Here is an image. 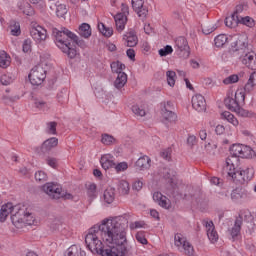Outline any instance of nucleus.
Here are the masks:
<instances>
[{"mask_svg":"<svg viewBox=\"0 0 256 256\" xmlns=\"http://www.w3.org/2000/svg\"><path fill=\"white\" fill-rule=\"evenodd\" d=\"M167 83L170 87H175V77H177V73L173 70H168L166 72Z\"/></svg>","mask_w":256,"mask_h":256,"instance_id":"obj_38","label":"nucleus"},{"mask_svg":"<svg viewBox=\"0 0 256 256\" xmlns=\"http://www.w3.org/2000/svg\"><path fill=\"white\" fill-rule=\"evenodd\" d=\"M153 201L157 203L163 209H170L171 208V200L167 198V196L163 195L161 192H154L153 194Z\"/></svg>","mask_w":256,"mask_h":256,"instance_id":"obj_15","label":"nucleus"},{"mask_svg":"<svg viewBox=\"0 0 256 256\" xmlns=\"http://www.w3.org/2000/svg\"><path fill=\"white\" fill-rule=\"evenodd\" d=\"M242 226H243V216L239 215L238 217H236L234 226L230 230V235L233 241H235L237 237H239V235L241 234Z\"/></svg>","mask_w":256,"mask_h":256,"instance_id":"obj_17","label":"nucleus"},{"mask_svg":"<svg viewBox=\"0 0 256 256\" xmlns=\"http://www.w3.org/2000/svg\"><path fill=\"white\" fill-rule=\"evenodd\" d=\"M79 35L84 37V39H89V37H91V26L87 23L81 24L79 27Z\"/></svg>","mask_w":256,"mask_h":256,"instance_id":"obj_30","label":"nucleus"},{"mask_svg":"<svg viewBox=\"0 0 256 256\" xmlns=\"http://www.w3.org/2000/svg\"><path fill=\"white\" fill-rule=\"evenodd\" d=\"M67 5L65 4H56V15L60 18H65V15H67Z\"/></svg>","mask_w":256,"mask_h":256,"instance_id":"obj_37","label":"nucleus"},{"mask_svg":"<svg viewBox=\"0 0 256 256\" xmlns=\"http://www.w3.org/2000/svg\"><path fill=\"white\" fill-rule=\"evenodd\" d=\"M239 81V76L237 74L230 75L223 80L224 85H231L233 83H237Z\"/></svg>","mask_w":256,"mask_h":256,"instance_id":"obj_47","label":"nucleus"},{"mask_svg":"<svg viewBox=\"0 0 256 256\" xmlns=\"http://www.w3.org/2000/svg\"><path fill=\"white\" fill-rule=\"evenodd\" d=\"M30 35L36 43H41L47 39V30L41 26L31 28Z\"/></svg>","mask_w":256,"mask_h":256,"instance_id":"obj_12","label":"nucleus"},{"mask_svg":"<svg viewBox=\"0 0 256 256\" xmlns=\"http://www.w3.org/2000/svg\"><path fill=\"white\" fill-rule=\"evenodd\" d=\"M188 241L183 237V234L181 233H176L174 236V245L176 247H181V245H185Z\"/></svg>","mask_w":256,"mask_h":256,"instance_id":"obj_39","label":"nucleus"},{"mask_svg":"<svg viewBox=\"0 0 256 256\" xmlns=\"http://www.w3.org/2000/svg\"><path fill=\"white\" fill-rule=\"evenodd\" d=\"M46 77L47 71H45V68L41 65L35 66L28 75L31 85L37 86L41 85L45 81Z\"/></svg>","mask_w":256,"mask_h":256,"instance_id":"obj_6","label":"nucleus"},{"mask_svg":"<svg viewBox=\"0 0 256 256\" xmlns=\"http://www.w3.org/2000/svg\"><path fill=\"white\" fill-rule=\"evenodd\" d=\"M127 218H106L98 226L89 229L85 237L87 249L94 255L126 256L130 247L127 240Z\"/></svg>","mask_w":256,"mask_h":256,"instance_id":"obj_1","label":"nucleus"},{"mask_svg":"<svg viewBox=\"0 0 256 256\" xmlns=\"http://www.w3.org/2000/svg\"><path fill=\"white\" fill-rule=\"evenodd\" d=\"M64 256H87V253L77 245H72L67 250V255Z\"/></svg>","mask_w":256,"mask_h":256,"instance_id":"obj_25","label":"nucleus"},{"mask_svg":"<svg viewBox=\"0 0 256 256\" xmlns=\"http://www.w3.org/2000/svg\"><path fill=\"white\" fill-rule=\"evenodd\" d=\"M162 117L164 121H169V123H173V121H177V114L173 112V102L168 101L167 103H162Z\"/></svg>","mask_w":256,"mask_h":256,"instance_id":"obj_9","label":"nucleus"},{"mask_svg":"<svg viewBox=\"0 0 256 256\" xmlns=\"http://www.w3.org/2000/svg\"><path fill=\"white\" fill-rule=\"evenodd\" d=\"M127 84V74L125 72H119V74L116 77V80L114 81V87L116 89H123L125 85Z\"/></svg>","mask_w":256,"mask_h":256,"instance_id":"obj_23","label":"nucleus"},{"mask_svg":"<svg viewBox=\"0 0 256 256\" xmlns=\"http://www.w3.org/2000/svg\"><path fill=\"white\" fill-rule=\"evenodd\" d=\"M35 179L36 181H39V183L47 181V173L43 171H38L35 173Z\"/></svg>","mask_w":256,"mask_h":256,"instance_id":"obj_54","label":"nucleus"},{"mask_svg":"<svg viewBox=\"0 0 256 256\" xmlns=\"http://www.w3.org/2000/svg\"><path fill=\"white\" fill-rule=\"evenodd\" d=\"M101 141H102L103 145H113V143H115V141H117V140L115 139V137H113L109 134H103Z\"/></svg>","mask_w":256,"mask_h":256,"instance_id":"obj_42","label":"nucleus"},{"mask_svg":"<svg viewBox=\"0 0 256 256\" xmlns=\"http://www.w3.org/2000/svg\"><path fill=\"white\" fill-rule=\"evenodd\" d=\"M204 225L207 229V237L211 243H217L219 241V234L215 231V224L213 221H204Z\"/></svg>","mask_w":256,"mask_h":256,"instance_id":"obj_16","label":"nucleus"},{"mask_svg":"<svg viewBox=\"0 0 256 256\" xmlns=\"http://www.w3.org/2000/svg\"><path fill=\"white\" fill-rule=\"evenodd\" d=\"M59 145V139L52 137L45 140L40 148V155H47L51 149H55Z\"/></svg>","mask_w":256,"mask_h":256,"instance_id":"obj_14","label":"nucleus"},{"mask_svg":"<svg viewBox=\"0 0 256 256\" xmlns=\"http://www.w3.org/2000/svg\"><path fill=\"white\" fill-rule=\"evenodd\" d=\"M103 197H104L105 203H108V205H111V203L115 201V189L107 188L104 191Z\"/></svg>","mask_w":256,"mask_h":256,"instance_id":"obj_28","label":"nucleus"},{"mask_svg":"<svg viewBox=\"0 0 256 256\" xmlns=\"http://www.w3.org/2000/svg\"><path fill=\"white\" fill-rule=\"evenodd\" d=\"M11 221L13 225L16 223H27V225H32L33 216L31 213L27 212V208L21 204L15 205L12 209Z\"/></svg>","mask_w":256,"mask_h":256,"instance_id":"obj_4","label":"nucleus"},{"mask_svg":"<svg viewBox=\"0 0 256 256\" xmlns=\"http://www.w3.org/2000/svg\"><path fill=\"white\" fill-rule=\"evenodd\" d=\"M132 9H134L135 13L142 21L147 19V15H149V8L145 5L144 0H132Z\"/></svg>","mask_w":256,"mask_h":256,"instance_id":"obj_7","label":"nucleus"},{"mask_svg":"<svg viewBox=\"0 0 256 256\" xmlns=\"http://www.w3.org/2000/svg\"><path fill=\"white\" fill-rule=\"evenodd\" d=\"M160 57H167V55H171L173 53V47L171 45H166L164 48L158 51Z\"/></svg>","mask_w":256,"mask_h":256,"instance_id":"obj_44","label":"nucleus"},{"mask_svg":"<svg viewBox=\"0 0 256 256\" xmlns=\"http://www.w3.org/2000/svg\"><path fill=\"white\" fill-rule=\"evenodd\" d=\"M243 153V145L234 144L230 147V155L227 159H231L233 163H237L239 161V157H241Z\"/></svg>","mask_w":256,"mask_h":256,"instance_id":"obj_18","label":"nucleus"},{"mask_svg":"<svg viewBox=\"0 0 256 256\" xmlns=\"http://www.w3.org/2000/svg\"><path fill=\"white\" fill-rule=\"evenodd\" d=\"M117 173H121V171H127L129 169V165L127 162H120L117 165L114 166Z\"/></svg>","mask_w":256,"mask_h":256,"instance_id":"obj_51","label":"nucleus"},{"mask_svg":"<svg viewBox=\"0 0 256 256\" xmlns=\"http://www.w3.org/2000/svg\"><path fill=\"white\" fill-rule=\"evenodd\" d=\"M114 21L116 24V31H118V33L123 32L125 30V25H127V16L116 14L114 16Z\"/></svg>","mask_w":256,"mask_h":256,"instance_id":"obj_22","label":"nucleus"},{"mask_svg":"<svg viewBox=\"0 0 256 256\" xmlns=\"http://www.w3.org/2000/svg\"><path fill=\"white\" fill-rule=\"evenodd\" d=\"M47 127L50 135H57V122H49L47 123Z\"/></svg>","mask_w":256,"mask_h":256,"instance_id":"obj_53","label":"nucleus"},{"mask_svg":"<svg viewBox=\"0 0 256 256\" xmlns=\"http://www.w3.org/2000/svg\"><path fill=\"white\" fill-rule=\"evenodd\" d=\"M234 113H237L240 117H251V112L241 108V105L238 106V109L234 110Z\"/></svg>","mask_w":256,"mask_h":256,"instance_id":"obj_52","label":"nucleus"},{"mask_svg":"<svg viewBox=\"0 0 256 256\" xmlns=\"http://www.w3.org/2000/svg\"><path fill=\"white\" fill-rule=\"evenodd\" d=\"M160 155L162 159L169 161V159H171V148H167L166 150L162 151Z\"/></svg>","mask_w":256,"mask_h":256,"instance_id":"obj_58","label":"nucleus"},{"mask_svg":"<svg viewBox=\"0 0 256 256\" xmlns=\"http://www.w3.org/2000/svg\"><path fill=\"white\" fill-rule=\"evenodd\" d=\"M253 87H255L254 83L250 79H248V82L244 86V91L246 93H251Z\"/></svg>","mask_w":256,"mask_h":256,"instance_id":"obj_60","label":"nucleus"},{"mask_svg":"<svg viewBox=\"0 0 256 256\" xmlns=\"http://www.w3.org/2000/svg\"><path fill=\"white\" fill-rule=\"evenodd\" d=\"M229 38L225 34H219L218 36L215 37L214 39V45L215 47L221 48L227 43V40Z\"/></svg>","mask_w":256,"mask_h":256,"instance_id":"obj_34","label":"nucleus"},{"mask_svg":"<svg viewBox=\"0 0 256 256\" xmlns=\"http://www.w3.org/2000/svg\"><path fill=\"white\" fill-rule=\"evenodd\" d=\"M0 82L2 85H11V83H13V78H11L9 75H2L1 78H0Z\"/></svg>","mask_w":256,"mask_h":256,"instance_id":"obj_55","label":"nucleus"},{"mask_svg":"<svg viewBox=\"0 0 256 256\" xmlns=\"http://www.w3.org/2000/svg\"><path fill=\"white\" fill-rule=\"evenodd\" d=\"M98 31H100L104 37H111L113 35V28L106 27L103 23H98Z\"/></svg>","mask_w":256,"mask_h":256,"instance_id":"obj_35","label":"nucleus"},{"mask_svg":"<svg viewBox=\"0 0 256 256\" xmlns=\"http://www.w3.org/2000/svg\"><path fill=\"white\" fill-rule=\"evenodd\" d=\"M225 25L226 27H229L230 29H235V27H237V25H239L237 23V20H233V18H231V16H228L225 18Z\"/></svg>","mask_w":256,"mask_h":256,"instance_id":"obj_50","label":"nucleus"},{"mask_svg":"<svg viewBox=\"0 0 256 256\" xmlns=\"http://www.w3.org/2000/svg\"><path fill=\"white\" fill-rule=\"evenodd\" d=\"M175 45L177 49L180 51L179 55L187 59L189 55H191L189 42H187V38L180 36L175 40Z\"/></svg>","mask_w":256,"mask_h":256,"instance_id":"obj_10","label":"nucleus"},{"mask_svg":"<svg viewBox=\"0 0 256 256\" xmlns=\"http://www.w3.org/2000/svg\"><path fill=\"white\" fill-rule=\"evenodd\" d=\"M215 29L217 28L211 24L202 25V33H204V35H211Z\"/></svg>","mask_w":256,"mask_h":256,"instance_id":"obj_48","label":"nucleus"},{"mask_svg":"<svg viewBox=\"0 0 256 256\" xmlns=\"http://www.w3.org/2000/svg\"><path fill=\"white\" fill-rule=\"evenodd\" d=\"M249 43L247 42V37L246 36H239L236 40H234L231 43V46L229 48L230 53H237V51H242V53H245L248 51Z\"/></svg>","mask_w":256,"mask_h":256,"instance_id":"obj_8","label":"nucleus"},{"mask_svg":"<svg viewBox=\"0 0 256 256\" xmlns=\"http://www.w3.org/2000/svg\"><path fill=\"white\" fill-rule=\"evenodd\" d=\"M111 69H112L113 73H117V75H119V73H121L120 70H119V61L112 62L111 63Z\"/></svg>","mask_w":256,"mask_h":256,"instance_id":"obj_63","label":"nucleus"},{"mask_svg":"<svg viewBox=\"0 0 256 256\" xmlns=\"http://www.w3.org/2000/svg\"><path fill=\"white\" fill-rule=\"evenodd\" d=\"M135 239L136 241H138V243H141V245H147V243H149L147 241V238L145 237V231L137 232L135 235Z\"/></svg>","mask_w":256,"mask_h":256,"instance_id":"obj_41","label":"nucleus"},{"mask_svg":"<svg viewBox=\"0 0 256 256\" xmlns=\"http://www.w3.org/2000/svg\"><path fill=\"white\" fill-rule=\"evenodd\" d=\"M13 204L12 203H7L5 205H3L1 207L0 210V221L1 223H5V221H7V217H9V215H13Z\"/></svg>","mask_w":256,"mask_h":256,"instance_id":"obj_20","label":"nucleus"},{"mask_svg":"<svg viewBox=\"0 0 256 256\" xmlns=\"http://www.w3.org/2000/svg\"><path fill=\"white\" fill-rule=\"evenodd\" d=\"M221 117L222 119H225L226 121H228V123L233 124L234 127H237V125H239V120H237V118H235V115H233L229 111L222 112Z\"/></svg>","mask_w":256,"mask_h":256,"instance_id":"obj_29","label":"nucleus"},{"mask_svg":"<svg viewBox=\"0 0 256 256\" xmlns=\"http://www.w3.org/2000/svg\"><path fill=\"white\" fill-rule=\"evenodd\" d=\"M22 51L24 53H29V51H31V39H26L24 40L23 42V45H22Z\"/></svg>","mask_w":256,"mask_h":256,"instance_id":"obj_56","label":"nucleus"},{"mask_svg":"<svg viewBox=\"0 0 256 256\" xmlns=\"http://www.w3.org/2000/svg\"><path fill=\"white\" fill-rule=\"evenodd\" d=\"M224 104H225V107H227V109H229V111H233L235 112L236 109H239V101H237V94L233 95L232 96H228L224 99Z\"/></svg>","mask_w":256,"mask_h":256,"instance_id":"obj_21","label":"nucleus"},{"mask_svg":"<svg viewBox=\"0 0 256 256\" xmlns=\"http://www.w3.org/2000/svg\"><path fill=\"white\" fill-rule=\"evenodd\" d=\"M97 185L96 184H90L87 189V195L90 197V199H95L97 196Z\"/></svg>","mask_w":256,"mask_h":256,"instance_id":"obj_45","label":"nucleus"},{"mask_svg":"<svg viewBox=\"0 0 256 256\" xmlns=\"http://www.w3.org/2000/svg\"><path fill=\"white\" fill-rule=\"evenodd\" d=\"M52 35L55 37V43L63 53L69 57V59H75L77 57V49L75 45H71L75 33L71 32L69 29L62 27L59 29L53 28Z\"/></svg>","mask_w":256,"mask_h":256,"instance_id":"obj_2","label":"nucleus"},{"mask_svg":"<svg viewBox=\"0 0 256 256\" xmlns=\"http://www.w3.org/2000/svg\"><path fill=\"white\" fill-rule=\"evenodd\" d=\"M46 163L47 165H49V167H52V169H55L57 167V158L48 157L46 159Z\"/></svg>","mask_w":256,"mask_h":256,"instance_id":"obj_59","label":"nucleus"},{"mask_svg":"<svg viewBox=\"0 0 256 256\" xmlns=\"http://www.w3.org/2000/svg\"><path fill=\"white\" fill-rule=\"evenodd\" d=\"M72 41L75 45L81 47V49H85L87 47V43H85L84 40L79 39V36L76 34H74V37H72Z\"/></svg>","mask_w":256,"mask_h":256,"instance_id":"obj_49","label":"nucleus"},{"mask_svg":"<svg viewBox=\"0 0 256 256\" xmlns=\"http://www.w3.org/2000/svg\"><path fill=\"white\" fill-rule=\"evenodd\" d=\"M134 191H141L143 189V182L141 180L135 181L132 185Z\"/></svg>","mask_w":256,"mask_h":256,"instance_id":"obj_61","label":"nucleus"},{"mask_svg":"<svg viewBox=\"0 0 256 256\" xmlns=\"http://www.w3.org/2000/svg\"><path fill=\"white\" fill-rule=\"evenodd\" d=\"M118 191L120 195H129L130 187L129 182L126 180H120L118 182Z\"/></svg>","mask_w":256,"mask_h":256,"instance_id":"obj_32","label":"nucleus"},{"mask_svg":"<svg viewBox=\"0 0 256 256\" xmlns=\"http://www.w3.org/2000/svg\"><path fill=\"white\" fill-rule=\"evenodd\" d=\"M192 107L195 111L201 113L207 109V102L205 101V97L201 94H196L192 97Z\"/></svg>","mask_w":256,"mask_h":256,"instance_id":"obj_13","label":"nucleus"},{"mask_svg":"<svg viewBox=\"0 0 256 256\" xmlns=\"http://www.w3.org/2000/svg\"><path fill=\"white\" fill-rule=\"evenodd\" d=\"M216 135H223L225 133V126L223 125H217L215 129Z\"/></svg>","mask_w":256,"mask_h":256,"instance_id":"obj_64","label":"nucleus"},{"mask_svg":"<svg viewBox=\"0 0 256 256\" xmlns=\"http://www.w3.org/2000/svg\"><path fill=\"white\" fill-rule=\"evenodd\" d=\"M244 55L240 57V61L243 63V65H246L248 69H251L252 71H256V54L255 52H249V50H246L243 52Z\"/></svg>","mask_w":256,"mask_h":256,"instance_id":"obj_11","label":"nucleus"},{"mask_svg":"<svg viewBox=\"0 0 256 256\" xmlns=\"http://www.w3.org/2000/svg\"><path fill=\"white\" fill-rule=\"evenodd\" d=\"M124 39L127 42V47H136L137 43L139 42L135 31H130L124 35Z\"/></svg>","mask_w":256,"mask_h":256,"instance_id":"obj_24","label":"nucleus"},{"mask_svg":"<svg viewBox=\"0 0 256 256\" xmlns=\"http://www.w3.org/2000/svg\"><path fill=\"white\" fill-rule=\"evenodd\" d=\"M143 225H145V222L136 221V222L130 224V229H141V227H143Z\"/></svg>","mask_w":256,"mask_h":256,"instance_id":"obj_62","label":"nucleus"},{"mask_svg":"<svg viewBox=\"0 0 256 256\" xmlns=\"http://www.w3.org/2000/svg\"><path fill=\"white\" fill-rule=\"evenodd\" d=\"M253 157H256L255 151L252 150L251 147L243 145L241 158L242 159H253Z\"/></svg>","mask_w":256,"mask_h":256,"instance_id":"obj_31","label":"nucleus"},{"mask_svg":"<svg viewBox=\"0 0 256 256\" xmlns=\"http://www.w3.org/2000/svg\"><path fill=\"white\" fill-rule=\"evenodd\" d=\"M117 15H125V17H128L129 15V6L125 3L121 4V12L117 13Z\"/></svg>","mask_w":256,"mask_h":256,"instance_id":"obj_57","label":"nucleus"},{"mask_svg":"<svg viewBox=\"0 0 256 256\" xmlns=\"http://www.w3.org/2000/svg\"><path fill=\"white\" fill-rule=\"evenodd\" d=\"M226 171H228V177H231L233 183L238 187L247 185L251 181V178L247 175L249 170H237L231 158H226Z\"/></svg>","mask_w":256,"mask_h":256,"instance_id":"obj_3","label":"nucleus"},{"mask_svg":"<svg viewBox=\"0 0 256 256\" xmlns=\"http://www.w3.org/2000/svg\"><path fill=\"white\" fill-rule=\"evenodd\" d=\"M132 112L138 117H145L146 115L145 109L139 105L132 106Z\"/></svg>","mask_w":256,"mask_h":256,"instance_id":"obj_46","label":"nucleus"},{"mask_svg":"<svg viewBox=\"0 0 256 256\" xmlns=\"http://www.w3.org/2000/svg\"><path fill=\"white\" fill-rule=\"evenodd\" d=\"M11 65V57L7 55V52L0 51V67L2 69H7Z\"/></svg>","mask_w":256,"mask_h":256,"instance_id":"obj_27","label":"nucleus"},{"mask_svg":"<svg viewBox=\"0 0 256 256\" xmlns=\"http://www.w3.org/2000/svg\"><path fill=\"white\" fill-rule=\"evenodd\" d=\"M34 107H36V109L39 111H49V104L39 98L34 99Z\"/></svg>","mask_w":256,"mask_h":256,"instance_id":"obj_33","label":"nucleus"},{"mask_svg":"<svg viewBox=\"0 0 256 256\" xmlns=\"http://www.w3.org/2000/svg\"><path fill=\"white\" fill-rule=\"evenodd\" d=\"M240 24L245 25L246 27L253 28V26L255 25V20L250 16L240 17Z\"/></svg>","mask_w":256,"mask_h":256,"instance_id":"obj_40","label":"nucleus"},{"mask_svg":"<svg viewBox=\"0 0 256 256\" xmlns=\"http://www.w3.org/2000/svg\"><path fill=\"white\" fill-rule=\"evenodd\" d=\"M136 169L140 171H147V169L151 168V158L149 156L144 155L140 157L135 163Z\"/></svg>","mask_w":256,"mask_h":256,"instance_id":"obj_19","label":"nucleus"},{"mask_svg":"<svg viewBox=\"0 0 256 256\" xmlns=\"http://www.w3.org/2000/svg\"><path fill=\"white\" fill-rule=\"evenodd\" d=\"M183 249L185 251V255H188V256L195 255V249L193 248V245H191L189 242H184Z\"/></svg>","mask_w":256,"mask_h":256,"instance_id":"obj_43","label":"nucleus"},{"mask_svg":"<svg viewBox=\"0 0 256 256\" xmlns=\"http://www.w3.org/2000/svg\"><path fill=\"white\" fill-rule=\"evenodd\" d=\"M42 191L46 193V195H49L51 199H73V194L71 193H61V187L59 185L53 183V182H48L42 186Z\"/></svg>","mask_w":256,"mask_h":256,"instance_id":"obj_5","label":"nucleus"},{"mask_svg":"<svg viewBox=\"0 0 256 256\" xmlns=\"http://www.w3.org/2000/svg\"><path fill=\"white\" fill-rule=\"evenodd\" d=\"M10 28L11 35H13L14 37H19V35H21V24H19V22L12 21Z\"/></svg>","mask_w":256,"mask_h":256,"instance_id":"obj_36","label":"nucleus"},{"mask_svg":"<svg viewBox=\"0 0 256 256\" xmlns=\"http://www.w3.org/2000/svg\"><path fill=\"white\" fill-rule=\"evenodd\" d=\"M100 163H101L102 168H104L105 171H107V169H112V167H115V162H113V160H111L110 155L102 156L100 159Z\"/></svg>","mask_w":256,"mask_h":256,"instance_id":"obj_26","label":"nucleus"}]
</instances>
